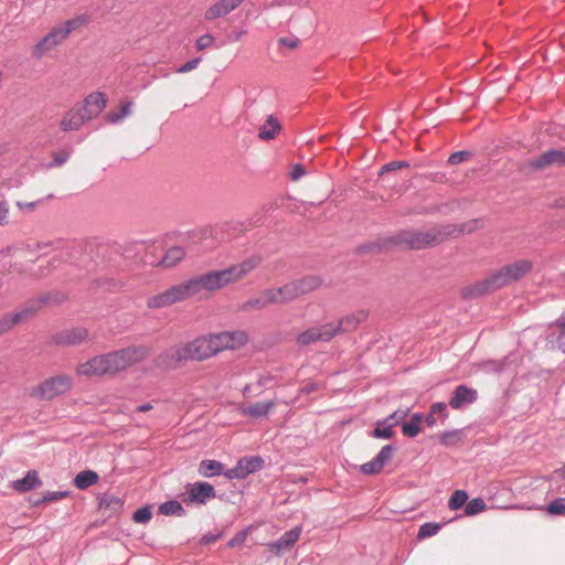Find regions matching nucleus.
I'll use <instances>...</instances> for the list:
<instances>
[{"mask_svg":"<svg viewBox=\"0 0 565 565\" xmlns=\"http://www.w3.org/2000/svg\"><path fill=\"white\" fill-rule=\"evenodd\" d=\"M262 260V255L254 254L227 268L196 275L149 297L147 307L149 309H161L192 298L205 299L210 294L242 280L257 268Z\"/></svg>","mask_w":565,"mask_h":565,"instance_id":"obj_1","label":"nucleus"},{"mask_svg":"<svg viewBox=\"0 0 565 565\" xmlns=\"http://www.w3.org/2000/svg\"><path fill=\"white\" fill-rule=\"evenodd\" d=\"M150 354L146 345H131L109 353L99 354L86 362L79 363L76 374L79 376L93 377L115 375L128 367L141 362Z\"/></svg>","mask_w":565,"mask_h":565,"instance_id":"obj_2","label":"nucleus"},{"mask_svg":"<svg viewBox=\"0 0 565 565\" xmlns=\"http://www.w3.org/2000/svg\"><path fill=\"white\" fill-rule=\"evenodd\" d=\"M455 228L433 227L425 231L409 230L392 237L394 244H405L411 249H423L441 243Z\"/></svg>","mask_w":565,"mask_h":565,"instance_id":"obj_3","label":"nucleus"},{"mask_svg":"<svg viewBox=\"0 0 565 565\" xmlns=\"http://www.w3.org/2000/svg\"><path fill=\"white\" fill-rule=\"evenodd\" d=\"M516 282L513 271L509 264L494 270L489 277L482 281L466 287L461 290V297H478L494 292L508 285Z\"/></svg>","mask_w":565,"mask_h":565,"instance_id":"obj_4","label":"nucleus"},{"mask_svg":"<svg viewBox=\"0 0 565 565\" xmlns=\"http://www.w3.org/2000/svg\"><path fill=\"white\" fill-rule=\"evenodd\" d=\"M516 282L513 271L509 264L494 270L489 277L482 281L466 287L461 290V297H478L494 292L508 285Z\"/></svg>","mask_w":565,"mask_h":565,"instance_id":"obj_5","label":"nucleus"},{"mask_svg":"<svg viewBox=\"0 0 565 565\" xmlns=\"http://www.w3.org/2000/svg\"><path fill=\"white\" fill-rule=\"evenodd\" d=\"M213 356L224 350H234L247 341V334L243 331L220 332L206 335Z\"/></svg>","mask_w":565,"mask_h":565,"instance_id":"obj_6","label":"nucleus"},{"mask_svg":"<svg viewBox=\"0 0 565 565\" xmlns=\"http://www.w3.org/2000/svg\"><path fill=\"white\" fill-rule=\"evenodd\" d=\"M73 381L67 375H57L43 382L35 391V395L43 399H52L57 395L68 392Z\"/></svg>","mask_w":565,"mask_h":565,"instance_id":"obj_7","label":"nucleus"},{"mask_svg":"<svg viewBox=\"0 0 565 565\" xmlns=\"http://www.w3.org/2000/svg\"><path fill=\"white\" fill-rule=\"evenodd\" d=\"M186 362L182 345L172 347L160 353L153 361L160 370H173Z\"/></svg>","mask_w":565,"mask_h":565,"instance_id":"obj_8","label":"nucleus"},{"mask_svg":"<svg viewBox=\"0 0 565 565\" xmlns=\"http://www.w3.org/2000/svg\"><path fill=\"white\" fill-rule=\"evenodd\" d=\"M264 460L260 457H245L237 461L236 466L225 471L228 479H244L263 468Z\"/></svg>","mask_w":565,"mask_h":565,"instance_id":"obj_9","label":"nucleus"},{"mask_svg":"<svg viewBox=\"0 0 565 565\" xmlns=\"http://www.w3.org/2000/svg\"><path fill=\"white\" fill-rule=\"evenodd\" d=\"M67 36L68 30L62 29L61 25L54 28L34 46L33 56L42 57L46 52L61 44Z\"/></svg>","mask_w":565,"mask_h":565,"instance_id":"obj_10","label":"nucleus"},{"mask_svg":"<svg viewBox=\"0 0 565 565\" xmlns=\"http://www.w3.org/2000/svg\"><path fill=\"white\" fill-rule=\"evenodd\" d=\"M186 361H203L213 356L206 335L182 344Z\"/></svg>","mask_w":565,"mask_h":565,"instance_id":"obj_11","label":"nucleus"},{"mask_svg":"<svg viewBox=\"0 0 565 565\" xmlns=\"http://www.w3.org/2000/svg\"><path fill=\"white\" fill-rule=\"evenodd\" d=\"M216 495L214 487L207 482H194L188 484L185 502L204 504Z\"/></svg>","mask_w":565,"mask_h":565,"instance_id":"obj_12","label":"nucleus"},{"mask_svg":"<svg viewBox=\"0 0 565 565\" xmlns=\"http://www.w3.org/2000/svg\"><path fill=\"white\" fill-rule=\"evenodd\" d=\"M334 327L329 323L307 330L298 335L297 342L300 345H308L317 341H330L334 337Z\"/></svg>","mask_w":565,"mask_h":565,"instance_id":"obj_13","label":"nucleus"},{"mask_svg":"<svg viewBox=\"0 0 565 565\" xmlns=\"http://www.w3.org/2000/svg\"><path fill=\"white\" fill-rule=\"evenodd\" d=\"M88 330L75 327L63 330L54 335V342L58 345H77L88 340Z\"/></svg>","mask_w":565,"mask_h":565,"instance_id":"obj_14","label":"nucleus"},{"mask_svg":"<svg viewBox=\"0 0 565 565\" xmlns=\"http://www.w3.org/2000/svg\"><path fill=\"white\" fill-rule=\"evenodd\" d=\"M67 299V295L63 291L54 290L38 299L30 300L25 307L29 315L41 310L44 306H55L63 303Z\"/></svg>","mask_w":565,"mask_h":565,"instance_id":"obj_15","label":"nucleus"},{"mask_svg":"<svg viewBox=\"0 0 565 565\" xmlns=\"http://www.w3.org/2000/svg\"><path fill=\"white\" fill-rule=\"evenodd\" d=\"M106 98L102 93L90 94L82 106L78 107L87 120L96 117L106 106Z\"/></svg>","mask_w":565,"mask_h":565,"instance_id":"obj_16","label":"nucleus"},{"mask_svg":"<svg viewBox=\"0 0 565 565\" xmlns=\"http://www.w3.org/2000/svg\"><path fill=\"white\" fill-rule=\"evenodd\" d=\"M546 340L552 349H559L565 352V317L550 326Z\"/></svg>","mask_w":565,"mask_h":565,"instance_id":"obj_17","label":"nucleus"},{"mask_svg":"<svg viewBox=\"0 0 565 565\" xmlns=\"http://www.w3.org/2000/svg\"><path fill=\"white\" fill-rule=\"evenodd\" d=\"M367 312L364 310L358 311L353 315L347 316L337 322H330L334 327V337L339 333L349 332L354 330L361 322L366 320Z\"/></svg>","mask_w":565,"mask_h":565,"instance_id":"obj_18","label":"nucleus"},{"mask_svg":"<svg viewBox=\"0 0 565 565\" xmlns=\"http://www.w3.org/2000/svg\"><path fill=\"white\" fill-rule=\"evenodd\" d=\"M244 0H218L205 11L206 20H215L227 15L235 10Z\"/></svg>","mask_w":565,"mask_h":565,"instance_id":"obj_19","label":"nucleus"},{"mask_svg":"<svg viewBox=\"0 0 565 565\" xmlns=\"http://www.w3.org/2000/svg\"><path fill=\"white\" fill-rule=\"evenodd\" d=\"M565 163V149H553L541 154L536 160L532 161V166L542 169L551 164Z\"/></svg>","mask_w":565,"mask_h":565,"instance_id":"obj_20","label":"nucleus"},{"mask_svg":"<svg viewBox=\"0 0 565 565\" xmlns=\"http://www.w3.org/2000/svg\"><path fill=\"white\" fill-rule=\"evenodd\" d=\"M301 534V527L296 526L287 532H285L277 541L270 544L273 550H276L278 553L290 550L294 544L298 541Z\"/></svg>","mask_w":565,"mask_h":565,"instance_id":"obj_21","label":"nucleus"},{"mask_svg":"<svg viewBox=\"0 0 565 565\" xmlns=\"http://www.w3.org/2000/svg\"><path fill=\"white\" fill-rule=\"evenodd\" d=\"M85 121H87V118L77 107L70 110L63 117L61 120V128L64 131L77 130Z\"/></svg>","mask_w":565,"mask_h":565,"instance_id":"obj_22","label":"nucleus"},{"mask_svg":"<svg viewBox=\"0 0 565 565\" xmlns=\"http://www.w3.org/2000/svg\"><path fill=\"white\" fill-rule=\"evenodd\" d=\"M41 480L39 478V475L35 470H30L26 472V475L21 478L17 479L12 482V488L18 492H28L39 486H41Z\"/></svg>","mask_w":565,"mask_h":565,"instance_id":"obj_23","label":"nucleus"},{"mask_svg":"<svg viewBox=\"0 0 565 565\" xmlns=\"http://www.w3.org/2000/svg\"><path fill=\"white\" fill-rule=\"evenodd\" d=\"M274 401L257 402L242 408V414L253 418H263L275 407Z\"/></svg>","mask_w":565,"mask_h":565,"instance_id":"obj_24","label":"nucleus"},{"mask_svg":"<svg viewBox=\"0 0 565 565\" xmlns=\"http://www.w3.org/2000/svg\"><path fill=\"white\" fill-rule=\"evenodd\" d=\"M281 130V125L273 115L267 116L264 125L259 127L258 137L262 140H273Z\"/></svg>","mask_w":565,"mask_h":565,"instance_id":"obj_25","label":"nucleus"},{"mask_svg":"<svg viewBox=\"0 0 565 565\" xmlns=\"http://www.w3.org/2000/svg\"><path fill=\"white\" fill-rule=\"evenodd\" d=\"M217 233H212V230L209 227H203L198 230L194 233L189 234V244L190 245H202L204 250L213 249L214 244L207 243L205 244V241L209 238H216Z\"/></svg>","mask_w":565,"mask_h":565,"instance_id":"obj_26","label":"nucleus"},{"mask_svg":"<svg viewBox=\"0 0 565 565\" xmlns=\"http://www.w3.org/2000/svg\"><path fill=\"white\" fill-rule=\"evenodd\" d=\"M29 316V311L26 310V307H24L20 311L0 317V335L10 331L15 324L21 322Z\"/></svg>","mask_w":565,"mask_h":565,"instance_id":"obj_27","label":"nucleus"},{"mask_svg":"<svg viewBox=\"0 0 565 565\" xmlns=\"http://www.w3.org/2000/svg\"><path fill=\"white\" fill-rule=\"evenodd\" d=\"M299 296L307 295L322 285V279L319 276H306L301 279L295 280Z\"/></svg>","mask_w":565,"mask_h":565,"instance_id":"obj_28","label":"nucleus"},{"mask_svg":"<svg viewBox=\"0 0 565 565\" xmlns=\"http://www.w3.org/2000/svg\"><path fill=\"white\" fill-rule=\"evenodd\" d=\"M199 473L203 477L211 478L220 476L224 472V465L216 460H202L199 466Z\"/></svg>","mask_w":565,"mask_h":565,"instance_id":"obj_29","label":"nucleus"},{"mask_svg":"<svg viewBox=\"0 0 565 565\" xmlns=\"http://www.w3.org/2000/svg\"><path fill=\"white\" fill-rule=\"evenodd\" d=\"M277 292L279 305L291 302L300 297L295 280L278 287Z\"/></svg>","mask_w":565,"mask_h":565,"instance_id":"obj_30","label":"nucleus"},{"mask_svg":"<svg viewBox=\"0 0 565 565\" xmlns=\"http://www.w3.org/2000/svg\"><path fill=\"white\" fill-rule=\"evenodd\" d=\"M185 256L182 247L174 246L169 248L158 265L163 267H173L179 264Z\"/></svg>","mask_w":565,"mask_h":565,"instance_id":"obj_31","label":"nucleus"},{"mask_svg":"<svg viewBox=\"0 0 565 565\" xmlns=\"http://www.w3.org/2000/svg\"><path fill=\"white\" fill-rule=\"evenodd\" d=\"M98 475L93 470H84L74 478V486L79 490H85L98 481Z\"/></svg>","mask_w":565,"mask_h":565,"instance_id":"obj_32","label":"nucleus"},{"mask_svg":"<svg viewBox=\"0 0 565 565\" xmlns=\"http://www.w3.org/2000/svg\"><path fill=\"white\" fill-rule=\"evenodd\" d=\"M516 281L527 276L533 270V262L530 259H518L509 263Z\"/></svg>","mask_w":565,"mask_h":565,"instance_id":"obj_33","label":"nucleus"},{"mask_svg":"<svg viewBox=\"0 0 565 565\" xmlns=\"http://www.w3.org/2000/svg\"><path fill=\"white\" fill-rule=\"evenodd\" d=\"M423 423V416L420 414H414L409 422L402 424V433L407 437H416L420 431Z\"/></svg>","mask_w":565,"mask_h":565,"instance_id":"obj_34","label":"nucleus"},{"mask_svg":"<svg viewBox=\"0 0 565 565\" xmlns=\"http://www.w3.org/2000/svg\"><path fill=\"white\" fill-rule=\"evenodd\" d=\"M159 512L163 515H178L182 516L185 514V510L179 501L171 500L167 501L159 507Z\"/></svg>","mask_w":565,"mask_h":565,"instance_id":"obj_35","label":"nucleus"},{"mask_svg":"<svg viewBox=\"0 0 565 565\" xmlns=\"http://www.w3.org/2000/svg\"><path fill=\"white\" fill-rule=\"evenodd\" d=\"M446 523L447 522H441V523L427 522V523H424L419 527V530H418L417 539L418 540H425V539H428V537H431V536L436 535Z\"/></svg>","mask_w":565,"mask_h":565,"instance_id":"obj_36","label":"nucleus"},{"mask_svg":"<svg viewBox=\"0 0 565 565\" xmlns=\"http://www.w3.org/2000/svg\"><path fill=\"white\" fill-rule=\"evenodd\" d=\"M446 409L447 405L443 402L433 404L430 413L426 417L427 425L435 426L438 418L444 419L446 417Z\"/></svg>","mask_w":565,"mask_h":565,"instance_id":"obj_37","label":"nucleus"},{"mask_svg":"<svg viewBox=\"0 0 565 565\" xmlns=\"http://www.w3.org/2000/svg\"><path fill=\"white\" fill-rule=\"evenodd\" d=\"M394 423L386 422L385 419L377 422L375 429L373 430V437L379 439H390L393 437Z\"/></svg>","mask_w":565,"mask_h":565,"instance_id":"obj_38","label":"nucleus"},{"mask_svg":"<svg viewBox=\"0 0 565 565\" xmlns=\"http://www.w3.org/2000/svg\"><path fill=\"white\" fill-rule=\"evenodd\" d=\"M259 295H260V302H263L264 308H266L270 305H279L277 288L265 289Z\"/></svg>","mask_w":565,"mask_h":565,"instance_id":"obj_39","label":"nucleus"},{"mask_svg":"<svg viewBox=\"0 0 565 565\" xmlns=\"http://www.w3.org/2000/svg\"><path fill=\"white\" fill-rule=\"evenodd\" d=\"M484 510H486V503L480 498L473 499L465 505V514L469 515V516L476 515Z\"/></svg>","mask_w":565,"mask_h":565,"instance_id":"obj_40","label":"nucleus"},{"mask_svg":"<svg viewBox=\"0 0 565 565\" xmlns=\"http://www.w3.org/2000/svg\"><path fill=\"white\" fill-rule=\"evenodd\" d=\"M88 21V18L83 14V15H78L74 19H71V20H67L66 22H64L61 28L62 29H66L68 30V34L77 29H79L81 26H83L84 24H86Z\"/></svg>","mask_w":565,"mask_h":565,"instance_id":"obj_41","label":"nucleus"},{"mask_svg":"<svg viewBox=\"0 0 565 565\" xmlns=\"http://www.w3.org/2000/svg\"><path fill=\"white\" fill-rule=\"evenodd\" d=\"M483 227L482 218H471L461 223V234H472Z\"/></svg>","mask_w":565,"mask_h":565,"instance_id":"obj_42","label":"nucleus"},{"mask_svg":"<svg viewBox=\"0 0 565 565\" xmlns=\"http://www.w3.org/2000/svg\"><path fill=\"white\" fill-rule=\"evenodd\" d=\"M100 507L109 508L113 510L120 509L122 507V502L119 498L115 495H105L100 499Z\"/></svg>","mask_w":565,"mask_h":565,"instance_id":"obj_43","label":"nucleus"},{"mask_svg":"<svg viewBox=\"0 0 565 565\" xmlns=\"http://www.w3.org/2000/svg\"><path fill=\"white\" fill-rule=\"evenodd\" d=\"M151 510L149 507H142L134 513V521L137 523H147L151 519Z\"/></svg>","mask_w":565,"mask_h":565,"instance_id":"obj_44","label":"nucleus"},{"mask_svg":"<svg viewBox=\"0 0 565 565\" xmlns=\"http://www.w3.org/2000/svg\"><path fill=\"white\" fill-rule=\"evenodd\" d=\"M550 514H564L565 513V498L554 500L547 505Z\"/></svg>","mask_w":565,"mask_h":565,"instance_id":"obj_45","label":"nucleus"},{"mask_svg":"<svg viewBox=\"0 0 565 565\" xmlns=\"http://www.w3.org/2000/svg\"><path fill=\"white\" fill-rule=\"evenodd\" d=\"M382 469V465L375 458L361 466V471L365 475H374L380 472Z\"/></svg>","mask_w":565,"mask_h":565,"instance_id":"obj_46","label":"nucleus"},{"mask_svg":"<svg viewBox=\"0 0 565 565\" xmlns=\"http://www.w3.org/2000/svg\"><path fill=\"white\" fill-rule=\"evenodd\" d=\"M393 454V446L386 445L382 447L380 452L375 456V459L382 465V467L385 466V463L391 459Z\"/></svg>","mask_w":565,"mask_h":565,"instance_id":"obj_47","label":"nucleus"},{"mask_svg":"<svg viewBox=\"0 0 565 565\" xmlns=\"http://www.w3.org/2000/svg\"><path fill=\"white\" fill-rule=\"evenodd\" d=\"M70 158V153L66 151L56 152L53 154L52 162L46 164V168L61 167L63 166Z\"/></svg>","mask_w":565,"mask_h":565,"instance_id":"obj_48","label":"nucleus"},{"mask_svg":"<svg viewBox=\"0 0 565 565\" xmlns=\"http://www.w3.org/2000/svg\"><path fill=\"white\" fill-rule=\"evenodd\" d=\"M68 495L67 491H49L43 494L42 502L58 501Z\"/></svg>","mask_w":565,"mask_h":565,"instance_id":"obj_49","label":"nucleus"},{"mask_svg":"<svg viewBox=\"0 0 565 565\" xmlns=\"http://www.w3.org/2000/svg\"><path fill=\"white\" fill-rule=\"evenodd\" d=\"M477 399V391L461 385V404L472 403Z\"/></svg>","mask_w":565,"mask_h":565,"instance_id":"obj_50","label":"nucleus"},{"mask_svg":"<svg viewBox=\"0 0 565 565\" xmlns=\"http://www.w3.org/2000/svg\"><path fill=\"white\" fill-rule=\"evenodd\" d=\"M214 43V38L211 34H204L196 41V49L203 51Z\"/></svg>","mask_w":565,"mask_h":565,"instance_id":"obj_51","label":"nucleus"},{"mask_svg":"<svg viewBox=\"0 0 565 565\" xmlns=\"http://www.w3.org/2000/svg\"><path fill=\"white\" fill-rule=\"evenodd\" d=\"M407 415H408V409H397L394 413H392L388 417H386L385 420L394 423V426H395L401 420L405 419Z\"/></svg>","mask_w":565,"mask_h":565,"instance_id":"obj_52","label":"nucleus"},{"mask_svg":"<svg viewBox=\"0 0 565 565\" xmlns=\"http://www.w3.org/2000/svg\"><path fill=\"white\" fill-rule=\"evenodd\" d=\"M9 204L6 201H0V225H7L9 223Z\"/></svg>","mask_w":565,"mask_h":565,"instance_id":"obj_53","label":"nucleus"},{"mask_svg":"<svg viewBox=\"0 0 565 565\" xmlns=\"http://www.w3.org/2000/svg\"><path fill=\"white\" fill-rule=\"evenodd\" d=\"M246 537H247V534L245 531H242L239 533H237L235 536H233L227 545L230 547H236V546H241L245 541H246Z\"/></svg>","mask_w":565,"mask_h":565,"instance_id":"obj_54","label":"nucleus"},{"mask_svg":"<svg viewBox=\"0 0 565 565\" xmlns=\"http://www.w3.org/2000/svg\"><path fill=\"white\" fill-rule=\"evenodd\" d=\"M200 62H201V58H200V57L193 58V60H191V61L186 62L185 64L181 65V66L177 70V72H178V73H181V74H182V73H188V72H190V71H192V70H194V68H196Z\"/></svg>","mask_w":565,"mask_h":565,"instance_id":"obj_55","label":"nucleus"},{"mask_svg":"<svg viewBox=\"0 0 565 565\" xmlns=\"http://www.w3.org/2000/svg\"><path fill=\"white\" fill-rule=\"evenodd\" d=\"M243 309L249 310V309H264L263 302H260V295L256 298L247 300L243 305Z\"/></svg>","mask_w":565,"mask_h":565,"instance_id":"obj_56","label":"nucleus"},{"mask_svg":"<svg viewBox=\"0 0 565 565\" xmlns=\"http://www.w3.org/2000/svg\"><path fill=\"white\" fill-rule=\"evenodd\" d=\"M305 173V168L301 164H294L290 169L289 175L294 181H297L303 177Z\"/></svg>","mask_w":565,"mask_h":565,"instance_id":"obj_57","label":"nucleus"},{"mask_svg":"<svg viewBox=\"0 0 565 565\" xmlns=\"http://www.w3.org/2000/svg\"><path fill=\"white\" fill-rule=\"evenodd\" d=\"M458 439L457 431L446 433L441 436V443L445 445L455 444Z\"/></svg>","mask_w":565,"mask_h":565,"instance_id":"obj_58","label":"nucleus"},{"mask_svg":"<svg viewBox=\"0 0 565 565\" xmlns=\"http://www.w3.org/2000/svg\"><path fill=\"white\" fill-rule=\"evenodd\" d=\"M279 42L281 45L289 49H295L298 46V39L296 38H281Z\"/></svg>","mask_w":565,"mask_h":565,"instance_id":"obj_59","label":"nucleus"},{"mask_svg":"<svg viewBox=\"0 0 565 565\" xmlns=\"http://www.w3.org/2000/svg\"><path fill=\"white\" fill-rule=\"evenodd\" d=\"M38 205V202H22V201H18L17 202V206L21 210V211H28V212H31L33 211Z\"/></svg>","mask_w":565,"mask_h":565,"instance_id":"obj_60","label":"nucleus"},{"mask_svg":"<svg viewBox=\"0 0 565 565\" xmlns=\"http://www.w3.org/2000/svg\"><path fill=\"white\" fill-rule=\"evenodd\" d=\"M449 508L451 510L459 509V490H455L449 499Z\"/></svg>","mask_w":565,"mask_h":565,"instance_id":"obj_61","label":"nucleus"},{"mask_svg":"<svg viewBox=\"0 0 565 565\" xmlns=\"http://www.w3.org/2000/svg\"><path fill=\"white\" fill-rule=\"evenodd\" d=\"M449 405L454 408V409H459V386H457L454 392H452V396L450 398V402H449Z\"/></svg>","mask_w":565,"mask_h":565,"instance_id":"obj_62","label":"nucleus"},{"mask_svg":"<svg viewBox=\"0 0 565 565\" xmlns=\"http://www.w3.org/2000/svg\"><path fill=\"white\" fill-rule=\"evenodd\" d=\"M397 163H395V161H392V162H388L386 164H384L381 170H380V175H384L385 173L387 172H391V171H395L397 170Z\"/></svg>","mask_w":565,"mask_h":565,"instance_id":"obj_63","label":"nucleus"},{"mask_svg":"<svg viewBox=\"0 0 565 565\" xmlns=\"http://www.w3.org/2000/svg\"><path fill=\"white\" fill-rule=\"evenodd\" d=\"M124 118H125V116L122 115V113L120 110L114 111L108 115V120L113 124H117L120 120H122Z\"/></svg>","mask_w":565,"mask_h":565,"instance_id":"obj_64","label":"nucleus"}]
</instances>
